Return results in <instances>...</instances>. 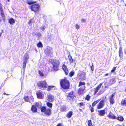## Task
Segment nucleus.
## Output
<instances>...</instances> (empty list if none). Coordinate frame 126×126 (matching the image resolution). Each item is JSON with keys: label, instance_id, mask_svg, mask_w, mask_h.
<instances>
[{"label": "nucleus", "instance_id": "1", "mask_svg": "<svg viewBox=\"0 0 126 126\" xmlns=\"http://www.w3.org/2000/svg\"><path fill=\"white\" fill-rule=\"evenodd\" d=\"M60 85L61 87L64 90L68 89L70 87L69 81L67 78L66 77L61 80Z\"/></svg>", "mask_w": 126, "mask_h": 126}, {"label": "nucleus", "instance_id": "2", "mask_svg": "<svg viewBox=\"0 0 126 126\" xmlns=\"http://www.w3.org/2000/svg\"><path fill=\"white\" fill-rule=\"evenodd\" d=\"M40 110L42 112L44 113V114L48 116H50L52 113V111L50 108H46V107L43 106L41 108Z\"/></svg>", "mask_w": 126, "mask_h": 126}, {"label": "nucleus", "instance_id": "3", "mask_svg": "<svg viewBox=\"0 0 126 126\" xmlns=\"http://www.w3.org/2000/svg\"><path fill=\"white\" fill-rule=\"evenodd\" d=\"M51 63L53 65L52 69L54 70L57 71L59 70V67L60 64L59 60H53L51 62Z\"/></svg>", "mask_w": 126, "mask_h": 126}, {"label": "nucleus", "instance_id": "4", "mask_svg": "<svg viewBox=\"0 0 126 126\" xmlns=\"http://www.w3.org/2000/svg\"><path fill=\"white\" fill-rule=\"evenodd\" d=\"M79 72H80L77 74V78H78L82 80H85L86 79V73L84 71H79Z\"/></svg>", "mask_w": 126, "mask_h": 126}, {"label": "nucleus", "instance_id": "5", "mask_svg": "<svg viewBox=\"0 0 126 126\" xmlns=\"http://www.w3.org/2000/svg\"><path fill=\"white\" fill-rule=\"evenodd\" d=\"M37 85L38 87L43 89L46 88L47 86V83L45 80L39 81Z\"/></svg>", "mask_w": 126, "mask_h": 126}, {"label": "nucleus", "instance_id": "6", "mask_svg": "<svg viewBox=\"0 0 126 126\" xmlns=\"http://www.w3.org/2000/svg\"><path fill=\"white\" fill-rule=\"evenodd\" d=\"M30 8L34 12H38L40 9V6L38 4H35L31 6Z\"/></svg>", "mask_w": 126, "mask_h": 126}, {"label": "nucleus", "instance_id": "7", "mask_svg": "<svg viewBox=\"0 0 126 126\" xmlns=\"http://www.w3.org/2000/svg\"><path fill=\"white\" fill-rule=\"evenodd\" d=\"M2 5L0 3V15L2 17V18L0 17V22H1L2 20L4 22L5 21V16L4 14V12L2 7Z\"/></svg>", "mask_w": 126, "mask_h": 126}, {"label": "nucleus", "instance_id": "8", "mask_svg": "<svg viewBox=\"0 0 126 126\" xmlns=\"http://www.w3.org/2000/svg\"><path fill=\"white\" fill-rule=\"evenodd\" d=\"M23 99L26 102L31 103L33 101L34 98L32 95L29 96H24Z\"/></svg>", "mask_w": 126, "mask_h": 126}, {"label": "nucleus", "instance_id": "9", "mask_svg": "<svg viewBox=\"0 0 126 126\" xmlns=\"http://www.w3.org/2000/svg\"><path fill=\"white\" fill-rule=\"evenodd\" d=\"M43 92L40 90L37 91L36 93L37 97L38 98L43 99L44 98V95L43 94Z\"/></svg>", "mask_w": 126, "mask_h": 126}, {"label": "nucleus", "instance_id": "10", "mask_svg": "<svg viewBox=\"0 0 126 126\" xmlns=\"http://www.w3.org/2000/svg\"><path fill=\"white\" fill-rule=\"evenodd\" d=\"M104 100L102 99L98 104L97 107V109H102L104 106Z\"/></svg>", "mask_w": 126, "mask_h": 126}, {"label": "nucleus", "instance_id": "11", "mask_svg": "<svg viewBox=\"0 0 126 126\" xmlns=\"http://www.w3.org/2000/svg\"><path fill=\"white\" fill-rule=\"evenodd\" d=\"M67 97L70 100L74 99L75 95L74 94L73 91H72L69 93L67 95Z\"/></svg>", "mask_w": 126, "mask_h": 126}, {"label": "nucleus", "instance_id": "12", "mask_svg": "<svg viewBox=\"0 0 126 126\" xmlns=\"http://www.w3.org/2000/svg\"><path fill=\"white\" fill-rule=\"evenodd\" d=\"M107 117L109 119H111L113 120L116 119V116L110 111L109 112L108 115L107 116Z\"/></svg>", "mask_w": 126, "mask_h": 126}, {"label": "nucleus", "instance_id": "13", "mask_svg": "<svg viewBox=\"0 0 126 126\" xmlns=\"http://www.w3.org/2000/svg\"><path fill=\"white\" fill-rule=\"evenodd\" d=\"M37 102H36L35 105H32V106L31 110L33 112L36 113L37 111V109L36 106L38 107V105H37Z\"/></svg>", "mask_w": 126, "mask_h": 126}, {"label": "nucleus", "instance_id": "14", "mask_svg": "<svg viewBox=\"0 0 126 126\" xmlns=\"http://www.w3.org/2000/svg\"><path fill=\"white\" fill-rule=\"evenodd\" d=\"M103 84V83H100L99 85H98L96 88H94V94H95L96 93H97L98 90H99L101 88V86Z\"/></svg>", "mask_w": 126, "mask_h": 126}, {"label": "nucleus", "instance_id": "15", "mask_svg": "<svg viewBox=\"0 0 126 126\" xmlns=\"http://www.w3.org/2000/svg\"><path fill=\"white\" fill-rule=\"evenodd\" d=\"M62 68L64 71L65 75H68L69 73L68 70L67 66L65 64H63L62 65Z\"/></svg>", "mask_w": 126, "mask_h": 126}, {"label": "nucleus", "instance_id": "16", "mask_svg": "<svg viewBox=\"0 0 126 126\" xmlns=\"http://www.w3.org/2000/svg\"><path fill=\"white\" fill-rule=\"evenodd\" d=\"M85 87L84 86L83 87H80L78 89V94L80 95L83 94V92L85 90Z\"/></svg>", "mask_w": 126, "mask_h": 126}, {"label": "nucleus", "instance_id": "17", "mask_svg": "<svg viewBox=\"0 0 126 126\" xmlns=\"http://www.w3.org/2000/svg\"><path fill=\"white\" fill-rule=\"evenodd\" d=\"M98 114L100 116H103L106 114V111L104 109L100 110L98 111Z\"/></svg>", "mask_w": 126, "mask_h": 126}, {"label": "nucleus", "instance_id": "18", "mask_svg": "<svg viewBox=\"0 0 126 126\" xmlns=\"http://www.w3.org/2000/svg\"><path fill=\"white\" fill-rule=\"evenodd\" d=\"M68 57L69 60V63L70 64H72L73 62L75 61V60L73 59L72 58V56L70 54H69L68 55Z\"/></svg>", "mask_w": 126, "mask_h": 126}, {"label": "nucleus", "instance_id": "19", "mask_svg": "<svg viewBox=\"0 0 126 126\" xmlns=\"http://www.w3.org/2000/svg\"><path fill=\"white\" fill-rule=\"evenodd\" d=\"M28 58V57H26L24 58V61L23 64V67L24 68H25L26 67L27 62Z\"/></svg>", "mask_w": 126, "mask_h": 126}, {"label": "nucleus", "instance_id": "20", "mask_svg": "<svg viewBox=\"0 0 126 126\" xmlns=\"http://www.w3.org/2000/svg\"><path fill=\"white\" fill-rule=\"evenodd\" d=\"M119 57L121 58L123 57V52L122 51V48L121 47L119 48Z\"/></svg>", "mask_w": 126, "mask_h": 126}, {"label": "nucleus", "instance_id": "21", "mask_svg": "<svg viewBox=\"0 0 126 126\" xmlns=\"http://www.w3.org/2000/svg\"><path fill=\"white\" fill-rule=\"evenodd\" d=\"M48 101L50 102H52L54 100V97L51 94H49L48 95Z\"/></svg>", "mask_w": 126, "mask_h": 126}, {"label": "nucleus", "instance_id": "22", "mask_svg": "<svg viewBox=\"0 0 126 126\" xmlns=\"http://www.w3.org/2000/svg\"><path fill=\"white\" fill-rule=\"evenodd\" d=\"M121 104L123 106H126V98L123 99L121 101Z\"/></svg>", "mask_w": 126, "mask_h": 126}, {"label": "nucleus", "instance_id": "23", "mask_svg": "<svg viewBox=\"0 0 126 126\" xmlns=\"http://www.w3.org/2000/svg\"><path fill=\"white\" fill-rule=\"evenodd\" d=\"M8 22L10 24L12 25L15 23V21L13 18H11L8 20Z\"/></svg>", "mask_w": 126, "mask_h": 126}, {"label": "nucleus", "instance_id": "24", "mask_svg": "<svg viewBox=\"0 0 126 126\" xmlns=\"http://www.w3.org/2000/svg\"><path fill=\"white\" fill-rule=\"evenodd\" d=\"M66 107L65 105H63L60 108V111L62 112H63L66 110Z\"/></svg>", "mask_w": 126, "mask_h": 126}, {"label": "nucleus", "instance_id": "25", "mask_svg": "<svg viewBox=\"0 0 126 126\" xmlns=\"http://www.w3.org/2000/svg\"><path fill=\"white\" fill-rule=\"evenodd\" d=\"M109 100L111 105L113 104L115 102L114 98L109 97Z\"/></svg>", "mask_w": 126, "mask_h": 126}, {"label": "nucleus", "instance_id": "26", "mask_svg": "<svg viewBox=\"0 0 126 126\" xmlns=\"http://www.w3.org/2000/svg\"><path fill=\"white\" fill-rule=\"evenodd\" d=\"M73 112L72 111L69 112L67 114L66 117L68 118H70L73 115Z\"/></svg>", "mask_w": 126, "mask_h": 126}, {"label": "nucleus", "instance_id": "27", "mask_svg": "<svg viewBox=\"0 0 126 126\" xmlns=\"http://www.w3.org/2000/svg\"><path fill=\"white\" fill-rule=\"evenodd\" d=\"M55 86L53 85H49L47 87V91H50L52 90V89L55 87Z\"/></svg>", "mask_w": 126, "mask_h": 126}, {"label": "nucleus", "instance_id": "28", "mask_svg": "<svg viewBox=\"0 0 126 126\" xmlns=\"http://www.w3.org/2000/svg\"><path fill=\"white\" fill-rule=\"evenodd\" d=\"M79 107L81 108H83V107H85V104L84 102H80L79 103Z\"/></svg>", "mask_w": 126, "mask_h": 126}, {"label": "nucleus", "instance_id": "29", "mask_svg": "<svg viewBox=\"0 0 126 126\" xmlns=\"http://www.w3.org/2000/svg\"><path fill=\"white\" fill-rule=\"evenodd\" d=\"M37 47L39 48H42L43 47V45L41 42H39L37 44Z\"/></svg>", "mask_w": 126, "mask_h": 126}, {"label": "nucleus", "instance_id": "30", "mask_svg": "<svg viewBox=\"0 0 126 126\" xmlns=\"http://www.w3.org/2000/svg\"><path fill=\"white\" fill-rule=\"evenodd\" d=\"M46 104L47 107L49 108H52L53 106L52 104L49 102H47Z\"/></svg>", "mask_w": 126, "mask_h": 126}, {"label": "nucleus", "instance_id": "31", "mask_svg": "<svg viewBox=\"0 0 126 126\" xmlns=\"http://www.w3.org/2000/svg\"><path fill=\"white\" fill-rule=\"evenodd\" d=\"M117 119L119 121H123L124 120V118L123 117L120 115H119Z\"/></svg>", "mask_w": 126, "mask_h": 126}, {"label": "nucleus", "instance_id": "32", "mask_svg": "<svg viewBox=\"0 0 126 126\" xmlns=\"http://www.w3.org/2000/svg\"><path fill=\"white\" fill-rule=\"evenodd\" d=\"M88 126H93L91 120H90L87 121Z\"/></svg>", "mask_w": 126, "mask_h": 126}, {"label": "nucleus", "instance_id": "33", "mask_svg": "<svg viewBox=\"0 0 126 126\" xmlns=\"http://www.w3.org/2000/svg\"><path fill=\"white\" fill-rule=\"evenodd\" d=\"M38 73L39 75L41 77H43L44 76V75L43 72L40 70L38 71Z\"/></svg>", "mask_w": 126, "mask_h": 126}, {"label": "nucleus", "instance_id": "34", "mask_svg": "<svg viewBox=\"0 0 126 126\" xmlns=\"http://www.w3.org/2000/svg\"><path fill=\"white\" fill-rule=\"evenodd\" d=\"M85 84V83L84 82H80L78 85V86L79 87L83 85H84Z\"/></svg>", "mask_w": 126, "mask_h": 126}, {"label": "nucleus", "instance_id": "35", "mask_svg": "<svg viewBox=\"0 0 126 126\" xmlns=\"http://www.w3.org/2000/svg\"><path fill=\"white\" fill-rule=\"evenodd\" d=\"M34 22V20L33 19H30L29 20L28 22V24H30L31 23H32Z\"/></svg>", "mask_w": 126, "mask_h": 126}, {"label": "nucleus", "instance_id": "36", "mask_svg": "<svg viewBox=\"0 0 126 126\" xmlns=\"http://www.w3.org/2000/svg\"><path fill=\"white\" fill-rule=\"evenodd\" d=\"M90 98V96L89 95V94L87 95L86 96V97L85 99L87 101H89Z\"/></svg>", "mask_w": 126, "mask_h": 126}, {"label": "nucleus", "instance_id": "37", "mask_svg": "<svg viewBox=\"0 0 126 126\" xmlns=\"http://www.w3.org/2000/svg\"><path fill=\"white\" fill-rule=\"evenodd\" d=\"M75 74L74 72L72 71L70 72L69 74V76L70 77L73 76Z\"/></svg>", "mask_w": 126, "mask_h": 126}, {"label": "nucleus", "instance_id": "38", "mask_svg": "<svg viewBox=\"0 0 126 126\" xmlns=\"http://www.w3.org/2000/svg\"><path fill=\"white\" fill-rule=\"evenodd\" d=\"M98 103L97 101L96 100L94 101L92 104V106L94 107V106Z\"/></svg>", "mask_w": 126, "mask_h": 126}, {"label": "nucleus", "instance_id": "39", "mask_svg": "<svg viewBox=\"0 0 126 126\" xmlns=\"http://www.w3.org/2000/svg\"><path fill=\"white\" fill-rule=\"evenodd\" d=\"M36 3V1L34 2L32 1H31L29 2H27V3L29 5H30L33 4L34 3Z\"/></svg>", "mask_w": 126, "mask_h": 126}, {"label": "nucleus", "instance_id": "40", "mask_svg": "<svg viewBox=\"0 0 126 126\" xmlns=\"http://www.w3.org/2000/svg\"><path fill=\"white\" fill-rule=\"evenodd\" d=\"M110 81L111 82H112V84L114 83L115 82V79L114 78H112L110 80Z\"/></svg>", "mask_w": 126, "mask_h": 126}, {"label": "nucleus", "instance_id": "41", "mask_svg": "<svg viewBox=\"0 0 126 126\" xmlns=\"http://www.w3.org/2000/svg\"><path fill=\"white\" fill-rule=\"evenodd\" d=\"M116 67H113V69L111 70V72L113 73L116 70Z\"/></svg>", "mask_w": 126, "mask_h": 126}, {"label": "nucleus", "instance_id": "42", "mask_svg": "<svg viewBox=\"0 0 126 126\" xmlns=\"http://www.w3.org/2000/svg\"><path fill=\"white\" fill-rule=\"evenodd\" d=\"M115 94V93H113L109 97L111 98H114L113 97L114 96Z\"/></svg>", "mask_w": 126, "mask_h": 126}, {"label": "nucleus", "instance_id": "43", "mask_svg": "<svg viewBox=\"0 0 126 126\" xmlns=\"http://www.w3.org/2000/svg\"><path fill=\"white\" fill-rule=\"evenodd\" d=\"M75 27L76 29H78L79 28V26L77 24H76L75 25Z\"/></svg>", "mask_w": 126, "mask_h": 126}, {"label": "nucleus", "instance_id": "44", "mask_svg": "<svg viewBox=\"0 0 126 126\" xmlns=\"http://www.w3.org/2000/svg\"><path fill=\"white\" fill-rule=\"evenodd\" d=\"M90 68L91 69V70L92 71H93L94 69V67L93 66V64H92V65L90 67Z\"/></svg>", "mask_w": 126, "mask_h": 126}, {"label": "nucleus", "instance_id": "45", "mask_svg": "<svg viewBox=\"0 0 126 126\" xmlns=\"http://www.w3.org/2000/svg\"><path fill=\"white\" fill-rule=\"evenodd\" d=\"M93 107H91L90 109V111L92 113L94 111V108Z\"/></svg>", "mask_w": 126, "mask_h": 126}, {"label": "nucleus", "instance_id": "46", "mask_svg": "<svg viewBox=\"0 0 126 126\" xmlns=\"http://www.w3.org/2000/svg\"><path fill=\"white\" fill-rule=\"evenodd\" d=\"M56 126H63L61 123H58Z\"/></svg>", "mask_w": 126, "mask_h": 126}, {"label": "nucleus", "instance_id": "47", "mask_svg": "<svg viewBox=\"0 0 126 126\" xmlns=\"http://www.w3.org/2000/svg\"><path fill=\"white\" fill-rule=\"evenodd\" d=\"M81 21L82 23H83L85 22L86 21V20L85 19H81Z\"/></svg>", "mask_w": 126, "mask_h": 126}, {"label": "nucleus", "instance_id": "48", "mask_svg": "<svg viewBox=\"0 0 126 126\" xmlns=\"http://www.w3.org/2000/svg\"><path fill=\"white\" fill-rule=\"evenodd\" d=\"M48 52H46V54H47V55L49 54H50V50H48Z\"/></svg>", "mask_w": 126, "mask_h": 126}, {"label": "nucleus", "instance_id": "49", "mask_svg": "<svg viewBox=\"0 0 126 126\" xmlns=\"http://www.w3.org/2000/svg\"><path fill=\"white\" fill-rule=\"evenodd\" d=\"M109 75V74L108 73H106L104 75L105 76H108Z\"/></svg>", "mask_w": 126, "mask_h": 126}, {"label": "nucleus", "instance_id": "50", "mask_svg": "<svg viewBox=\"0 0 126 126\" xmlns=\"http://www.w3.org/2000/svg\"><path fill=\"white\" fill-rule=\"evenodd\" d=\"M101 100V99H98V100H97L96 101H98V102L100 101V100Z\"/></svg>", "mask_w": 126, "mask_h": 126}, {"label": "nucleus", "instance_id": "51", "mask_svg": "<svg viewBox=\"0 0 126 126\" xmlns=\"http://www.w3.org/2000/svg\"><path fill=\"white\" fill-rule=\"evenodd\" d=\"M44 27H42V29L43 30H44Z\"/></svg>", "mask_w": 126, "mask_h": 126}, {"label": "nucleus", "instance_id": "52", "mask_svg": "<svg viewBox=\"0 0 126 126\" xmlns=\"http://www.w3.org/2000/svg\"><path fill=\"white\" fill-rule=\"evenodd\" d=\"M3 94H7V95H8V94H6L5 92H4V93H3Z\"/></svg>", "mask_w": 126, "mask_h": 126}, {"label": "nucleus", "instance_id": "53", "mask_svg": "<svg viewBox=\"0 0 126 126\" xmlns=\"http://www.w3.org/2000/svg\"><path fill=\"white\" fill-rule=\"evenodd\" d=\"M1 34H2V33H0V36H1Z\"/></svg>", "mask_w": 126, "mask_h": 126}, {"label": "nucleus", "instance_id": "54", "mask_svg": "<svg viewBox=\"0 0 126 126\" xmlns=\"http://www.w3.org/2000/svg\"><path fill=\"white\" fill-rule=\"evenodd\" d=\"M125 91L126 92V88L125 89Z\"/></svg>", "mask_w": 126, "mask_h": 126}, {"label": "nucleus", "instance_id": "55", "mask_svg": "<svg viewBox=\"0 0 126 126\" xmlns=\"http://www.w3.org/2000/svg\"><path fill=\"white\" fill-rule=\"evenodd\" d=\"M7 1L8 2L9 1V0H7Z\"/></svg>", "mask_w": 126, "mask_h": 126}, {"label": "nucleus", "instance_id": "56", "mask_svg": "<svg viewBox=\"0 0 126 126\" xmlns=\"http://www.w3.org/2000/svg\"><path fill=\"white\" fill-rule=\"evenodd\" d=\"M91 105H89V106H90V107H91Z\"/></svg>", "mask_w": 126, "mask_h": 126}, {"label": "nucleus", "instance_id": "57", "mask_svg": "<svg viewBox=\"0 0 126 126\" xmlns=\"http://www.w3.org/2000/svg\"><path fill=\"white\" fill-rule=\"evenodd\" d=\"M80 110H81V111L82 110V109H80Z\"/></svg>", "mask_w": 126, "mask_h": 126}]
</instances>
